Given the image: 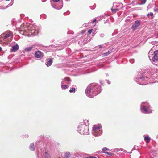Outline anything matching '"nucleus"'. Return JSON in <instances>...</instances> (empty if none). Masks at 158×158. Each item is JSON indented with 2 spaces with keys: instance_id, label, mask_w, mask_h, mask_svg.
<instances>
[{
  "instance_id": "1",
  "label": "nucleus",
  "mask_w": 158,
  "mask_h": 158,
  "mask_svg": "<svg viewBox=\"0 0 158 158\" xmlns=\"http://www.w3.org/2000/svg\"><path fill=\"white\" fill-rule=\"evenodd\" d=\"M24 29L19 31L20 34L25 36H30L38 35L39 32V27L35 25L30 24L29 23H26V26H24Z\"/></svg>"
},
{
  "instance_id": "2",
  "label": "nucleus",
  "mask_w": 158,
  "mask_h": 158,
  "mask_svg": "<svg viewBox=\"0 0 158 158\" xmlns=\"http://www.w3.org/2000/svg\"><path fill=\"white\" fill-rule=\"evenodd\" d=\"M101 91V86L97 83H94L87 86L85 90V94L87 96L92 98L98 95Z\"/></svg>"
},
{
  "instance_id": "3",
  "label": "nucleus",
  "mask_w": 158,
  "mask_h": 158,
  "mask_svg": "<svg viewBox=\"0 0 158 158\" xmlns=\"http://www.w3.org/2000/svg\"><path fill=\"white\" fill-rule=\"evenodd\" d=\"M89 124L87 120H83L78 125L77 131L81 135H87L89 133L88 126Z\"/></svg>"
},
{
  "instance_id": "4",
  "label": "nucleus",
  "mask_w": 158,
  "mask_h": 158,
  "mask_svg": "<svg viewBox=\"0 0 158 158\" xmlns=\"http://www.w3.org/2000/svg\"><path fill=\"white\" fill-rule=\"evenodd\" d=\"M145 73H138L137 76H135L134 81L138 84L142 85H146V82L148 80V77L145 76Z\"/></svg>"
},
{
  "instance_id": "5",
  "label": "nucleus",
  "mask_w": 158,
  "mask_h": 158,
  "mask_svg": "<svg viewBox=\"0 0 158 158\" xmlns=\"http://www.w3.org/2000/svg\"><path fill=\"white\" fill-rule=\"evenodd\" d=\"M150 60L153 64L158 66V51L156 50L153 52L150 51L148 54Z\"/></svg>"
},
{
  "instance_id": "6",
  "label": "nucleus",
  "mask_w": 158,
  "mask_h": 158,
  "mask_svg": "<svg viewBox=\"0 0 158 158\" xmlns=\"http://www.w3.org/2000/svg\"><path fill=\"white\" fill-rule=\"evenodd\" d=\"M102 133V129L101 127L99 125H94L92 128V134L95 136H100Z\"/></svg>"
},
{
  "instance_id": "7",
  "label": "nucleus",
  "mask_w": 158,
  "mask_h": 158,
  "mask_svg": "<svg viewBox=\"0 0 158 158\" xmlns=\"http://www.w3.org/2000/svg\"><path fill=\"white\" fill-rule=\"evenodd\" d=\"M141 110L145 114H150L152 112L148 103L145 102H142L141 104Z\"/></svg>"
},
{
  "instance_id": "8",
  "label": "nucleus",
  "mask_w": 158,
  "mask_h": 158,
  "mask_svg": "<svg viewBox=\"0 0 158 158\" xmlns=\"http://www.w3.org/2000/svg\"><path fill=\"white\" fill-rule=\"evenodd\" d=\"M12 36V32L10 31H8L5 34L2 35L0 36V40H4L9 37Z\"/></svg>"
},
{
  "instance_id": "9",
  "label": "nucleus",
  "mask_w": 158,
  "mask_h": 158,
  "mask_svg": "<svg viewBox=\"0 0 158 158\" xmlns=\"http://www.w3.org/2000/svg\"><path fill=\"white\" fill-rule=\"evenodd\" d=\"M53 1L55 2H56L59 1V5H58L57 4H55L54 5H52V6L53 8L59 10L61 9L63 7V2L62 1H60V0H53Z\"/></svg>"
},
{
  "instance_id": "10",
  "label": "nucleus",
  "mask_w": 158,
  "mask_h": 158,
  "mask_svg": "<svg viewBox=\"0 0 158 158\" xmlns=\"http://www.w3.org/2000/svg\"><path fill=\"white\" fill-rule=\"evenodd\" d=\"M70 81V78L69 77H66L64 79L61 81V87L62 89L65 90L69 87V86L67 85H64L65 83L64 81Z\"/></svg>"
},
{
  "instance_id": "11",
  "label": "nucleus",
  "mask_w": 158,
  "mask_h": 158,
  "mask_svg": "<svg viewBox=\"0 0 158 158\" xmlns=\"http://www.w3.org/2000/svg\"><path fill=\"white\" fill-rule=\"evenodd\" d=\"M34 56L36 58H41L43 56V54L41 51L38 50L35 52Z\"/></svg>"
},
{
  "instance_id": "12",
  "label": "nucleus",
  "mask_w": 158,
  "mask_h": 158,
  "mask_svg": "<svg viewBox=\"0 0 158 158\" xmlns=\"http://www.w3.org/2000/svg\"><path fill=\"white\" fill-rule=\"evenodd\" d=\"M140 23V20L136 21L135 23L132 25L131 27L132 29L134 30H135L139 26Z\"/></svg>"
},
{
  "instance_id": "13",
  "label": "nucleus",
  "mask_w": 158,
  "mask_h": 158,
  "mask_svg": "<svg viewBox=\"0 0 158 158\" xmlns=\"http://www.w3.org/2000/svg\"><path fill=\"white\" fill-rule=\"evenodd\" d=\"M52 57L49 58L47 59V62L46 63V65L47 67L50 66L52 64L53 62Z\"/></svg>"
},
{
  "instance_id": "14",
  "label": "nucleus",
  "mask_w": 158,
  "mask_h": 158,
  "mask_svg": "<svg viewBox=\"0 0 158 158\" xmlns=\"http://www.w3.org/2000/svg\"><path fill=\"white\" fill-rule=\"evenodd\" d=\"M19 48V47L18 45L16 44L12 47L10 49V51L11 52H16L18 49Z\"/></svg>"
},
{
  "instance_id": "15",
  "label": "nucleus",
  "mask_w": 158,
  "mask_h": 158,
  "mask_svg": "<svg viewBox=\"0 0 158 158\" xmlns=\"http://www.w3.org/2000/svg\"><path fill=\"white\" fill-rule=\"evenodd\" d=\"M105 150H109V149L105 147H104V148H103L102 149V152H103V153H106V154H107L108 155H110V156H112V155H113L112 153H109L105 151Z\"/></svg>"
},
{
  "instance_id": "16",
  "label": "nucleus",
  "mask_w": 158,
  "mask_h": 158,
  "mask_svg": "<svg viewBox=\"0 0 158 158\" xmlns=\"http://www.w3.org/2000/svg\"><path fill=\"white\" fill-rule=\"evenodd\" d=\"M29 148L31 151H34L35 150L34 144V143H31L29 147Z\"/></svg>"
},
{
  "instance_id": "17",
  "label": "nucleus",
  "mask_w": 158,
  "mask_h": 158,
  "mask_svg": "<svg viewBox=\"0 0 158 158\" xmlns=\"http://www.w3.org/2000/svg\"><path fill=\"white\" fill-rule=\"evenodd\" d=\"M33 48V46H32L30 47H28L24 49V51L26 52H28L31 51L32 48Z\"/></svg>"
},
{
  "instance_id": "18",
  "label": "nucleus",
  "mask_w": 158,
  "mask_h": 158,
  "mask_svg": "<svg viewBox=\"0 0 158 158\" xmlns=\"http://www.w3.org/2000/svg\"><path fill=\"white\" fill-rule=\"evenodd\" d=\"M112 52V50H109L107 52L102 54V56H106Z\"/></svg>"
},
{
  "instance_id": "19",
  "label": "nucleus",
  "mask_w": 158,
  "mask_h": 158,
  "mask_svg": "<svg viewBox=\"0 0 158 158\" xmlns=\"http://www.w3.org/2000/svg\"><path fill=\"white\" fill-rule=\"evenodd\" d=\"M144 140H146L147 143H148L150 142L151 139V138L147 136H145L144 137Z\"/></svg>"
},
{
  "instance_id": "20",
  "label": "nucleus",
  "mask_w": 158,
  "mask_h": 158,
  "mask_svg": "<svg viewBox=\"0 0 158 158\" xmlns=\"http://www.w3.org/2000/svg\"><path fill=\"white\" fill-rule=\"evenodd\" d=\"M44 158H49V154L46 151L45 152Z\"/></svg>"
},
{
  "instance_id": "21",
  "label": "nucleus",
  "mask_w": 158,
  "mask_h": 158,
  "mask_svg": "<svg viewBox=\"0 0 158 158\" xmlns=\"http://www.w3.org/2000/svg\"><path fill=\"white\" fill-rule=\"evenodd\" d=\"M70 153L69 152H66L65 153L64 157V158H69L70 157Z\"/></svg>"
},
{
  "instance_id": "22",
  "label": "nucleus",
  "mask_w": 158,
  "mask_h": 158,
  "mask_svg": "<svg viewBox=\"0 0 158 158\" xmlns=\"http://www.w3.org/2000/svg\"><path fill=\"white\" fill-rule=\"evenodd\" d=\"M147 16L149 18L150 16H151V18H153V13L152 12H150L148 13L147 14Z\"/></svg>"
},
{
  "instance_id": "23",
  "label": "nucleus",
  "mask_w": 158,
  "mask_h": 158,
  "mask_svg": "<svg viewBox=\"0 0 158 158\" xmlns=\"http://www.w3.org/2000/svg\"><path fill=\"white\" fill-rule=\"evenodd\" d=\"M111 11L113 13H115L118 10V9L117 8H111Z\"/></svg>"
},
{
  "instance_id": "24",
  "label": "nucleus",
  "mask_w": 158,
  "mask_h": 158,
  "mask_svg": "<svg viewBox=\"0 0 158 158\" xmlns=\"http://www.w3.org/2000/svg\"><path fill=\"white\" fill-rule=\"evenodd\" d=\"M75 89L74 88H72L71 89L69 90V92L70 93H75Z\"/></svg>"
},
{
  "instance_id": "25",
  "label": "nucleus",
  "mask_w": 158,
  "mask_h": 158,
  "mask_svg": "<svg viewBox=\"0 0 158 158\" xmlns=\"http://www.w3.org/2000/svg\"><path fill=\"white\" fill-rule=\"evenodd\" d=\"M105 45V44H104L102 45H100L99 46L100 48H105L106 47Z\"/></svg>"
},
{
  "instance_id": "26",
  "label": "nucleus",
  "mask_w": 158,
  "mask_h": 158,
  "mask_svg": "<svg viewBox=\"0 0 158 158\" xmlns=\"http://www.w3.org/2000/svg\"><path fill=\"white\" fill-rule=\"evenodd\" d=\"M96 6V5L95 4H94L93 6H90V8L91 9L93 10L95 8Z\"/></svg>"
},
{
  "instance_id": "27",
  "label": "nucleus",
  "mask_w": 158,
  "mask_h": 158,
  "mask_svg": "<svg viewBox=\"0 0 158 158\" xmlns=\"http://www.w3.org/2000/svg\"><path fill=\"white\" fill-rule=\"evenodd\" d=\"M13 4V2H11V3H10V4H9V5H8V6H7L6 7V8H2V9H6V8L8 7H9V6H12V5Z\"/></svg>"
},
{
  "instance_id": "28",
  "label": "nucleus",
  "mask_w": 158,
  "mask_h": 158,
  "mask_svg": "<svg viewBox=\"0 0 158 158\" xmlns=\"http://www.w3.org/2000/svg\"><path fill=\"white\" fill-rule=\"evenodd\" d=\"M104 35H105L103 33H100L99 34V36L101 38L103 37L104 36Z\"/></svg>"
},
{
  "instance_id": "29",
  "label": "nucleus",
  "mask_w": 158,
  "mask_h": 158,
  "mask_svg": "<svg viewBox=\"0 0 158 158\" xmlns=\"http://www.w3.org/2000/svg\"><path fill=\"white\" fill-rule=\"evenodd\" d=\"M93 30V29H91L89 30L88 31V33L89 34H91L92 33Z\"/></svg>"
},
{
  "instance_id": "30",
  "label": "nucleus",
  "mask_w": 158,
  "mask_h": 158,
  "mask_svg": "<svg viewBox=\"0 0 158 158\" xmlns=\"http://www.w3.org/2000/svg\"><path fill=\"white\" fill-rule=\"evenodd\" d=\"M85 158H97L95 157L94 156H89L87 157H85Z\"/></svg>"
},
{
  "instance_id": "31",
  "label": "nucleus",
  "mask_w": 158,
  "mask_h": 158,
  "mask_svg": "<svg viewBox=\"0 0 158 158\" xmlns=\"http://www.w3.org/2000/svg\"><path fill=\"white\" fill-rule=\"evenodd\" d=\"M155 25L158 26V19L156 20V22L155 23Z\"/></svg>"
},
{
  "instance_id": "32",
  "label": "nucleus",
  "mask_w": 158,
  "mask_h": 158,
  "mask_svg": "<svg viewBox=\"0 0 158 158\" xmlns=\"http://www.w3.org/2000/svg\"><path fill=\"white\" fill-rule=\"evenodd\" d=\"M146 0H142V4H144L145 3Z\"/></svg>"
},
{
  "instance_id": "33",
  "label": "nucleus",
  "mask_w": 158,
  "mask_h": 158,
  "mask_svg": "<svg viewBox=\"0 0 158 158\" xmlns=\"http://www.w3.org/2000/svg\"><path fill=\"white\" fill-rule=\"evenodd\" d=\"M28 135H24L23 138L28 137Z\"/></svg>"
},
{
  "instance_id": "34",
  "label": "nucleus",
  "mask_w": 158,
  "mask_h": 158,
  "mask_svg": "<svg viewBox=\"0 0 158 158\" xmlns=\"http://www.w3.org/2000/svg\"><path fill=\"white\" fill-rule=\"evenodd\" d=\"M96 20L94 19L92 21V23H94V22H96Z\"/></svg>"
},
{
  "instance_id": "35",
  "label": "nucleus",
  "mask_w": 158,
  "mask_h": 158,
  "mask_svg": "<svg viewBox=\"0 0 158 158\" xmlns=\"http://www.w3.org/2000/svg\"><path fill=\"white\" fill-rule=\"evenodd\" d=\"M107 82L109 84H110V82L108 80H107Z\"/></svg>"
},
{
  "instance_id": "36",
  "label": "nucleus",
  "mask_w": 158,
  "mask_h": 158,
  "mask_svg": "<svg viewBox=\"0 0 158 158\" xmlns=\"http://www.w3.org/2000/svg\"><path fill=\"white\" fill-rule=\"evenodd\" d=\"M2 48L0 46V52L2 51Z\"/></svg>"
},
{
  "instance_id": "37",
  "label": "nucleus",
  "mask_w": 158,
  "mask_h": 158,
  "mask_svg": "<svg viewBox=\"0 0 158 158\" xmlns=\"http://www.w3.org/2000/svg\"><path fill=\"white\" fill-rule=\"evenodd\" d=\"M133 60H130V61L131 62H132L131 61H133Z\"/></svg>"
},
{
  "instance_id": "38",
  "label": "nucleus",
  "mask_w": 158,
  "mask_h": 158,
  "mask_svg": "<svg viewBox=\"0 0 158 158\" xmlns=\"http://www.w3.org/2000/svg\"><path fill=\"white\" fill-rule=\"evenodd\" d=\"M44 19H46V16L45 15H44Z\"/></svg>"
},
{
  "instance_id": "39",
  "label": "nucleus",
  "mask_w": 158,
  "mask_h": 158,
  "mask_svg": "<svg viewBox=\"0 0 158 158\" xmlns=\"http://www.w3.org/2000/svg\"><path fill=\"white\" fill-rule=\"evenodd\" d=\"M107 150H105V151H106V152H107Z\"/></svg>"
},
{
  "instance_id": "40",
  "label": "nucleus",
  "mask_w": 158,
  "mask_h": 158,
  "mask_svg": "<svg viewBox=\"0 0 158 158\" xmlns=\"http://www.w3.org/2000/svg\"><path fill=\"white\" fill-rule=\"evenodd\" d=\"M40 16H41V17L42 18L43 17V15H41Z\"/></svg>"
},
{
  "instance_id": "41",
  "label": "nucleus",
  "mask_w": 158,
  "mask_h": 158,
  "mask_svg": "<svg viewBox=\"0 0 158 158\" xmlns=\"http://www.w3.org/2000/svg\"><path fill=\"white\" fill-rule=\"evenodd\" d=\"M65 0L66 1H69V0Z\"/></svg>"
},
{
  "instance_id": "42",
  "label": "nucleus",
  "mask_w": 158,
  "mask_h": 158,
  "mask_svg": "<svg viewBox=\"0 0 158 158\" xmlns=\"http://www.w3.org/2000/svg\"><path fill=\"white\" fill-rule=\"evenodd\" d=\"M84 32H85V31H84V32L82 33V34H83Z\"/></svg>"
},
{
  "instance_id": "43",
  "label": "nucleus",
  "mask_w": 158,
  "mask_h": 158,
  "mask_svg": "<svg viewBox=\"0 0 158 158\" xmlns=\"http://www.w3.org/2000/svg\"><path fill=\"white\" fill-rule=\"evenodd\" d=\"M130 153H131V152H130Z\"/></svg>"
}]
</instances>
